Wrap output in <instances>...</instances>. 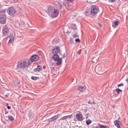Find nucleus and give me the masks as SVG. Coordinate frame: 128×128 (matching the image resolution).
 <instances>
[{"mask_svg": "<svg viewBox=\"0 0 128 128\" xmlns=\"http://www.w3.org/2000/svg\"><path fill=\"white\" fill-rule=\"evenodd\" d=\"M72 42H73L72 41V42H71V43H72Z\"/></svg>", "mask_w": 128, "mask_h": 128, "instance_id": "nucleus-46", "label": "nucleus"}, {"mask_svg": "<svg viewBox=\"0 0 128 128\" xmlns=\"http://www.w3.org/2000/svg\"><path fill=\"white\" fill-rule=\"evenodd\" d=\"M126 81L127 82V83L128 84V78L126 80Z\"/></svg>", "mask_w": 128, "mask_h": 128, "instance_id": "nucleus-40", "label": "nucleus"}, {"mask_svg": "<svg viewBox=\"0 0 128 128\" xmlns=\"http://www.w3.org/2000/svg\"><path fill=\"white\" fill-rule=\"evenodd\" d=\"M59 11L58 9L56 8H54L53 10L51 13L52 17L55 18L57 17L58 15Z\"/></svg>", "mask_w": 128, "mask_h": 128, "instance_id": "nucleus-5", "label": "nucleus"}, {"mask_svg": "<svg viewBox=\"0 0 128 128\" xmlns=\"http://www.w3.org/2000/svg\"><path fill=\"white\" fill-rule=\"evenodd\" d=\"M75 41L76 42H80V40L79 38H77L76 39Z\"/></svg>", "mask_w": 128, "mask_h": 128, "instance_id": "nucleus-33", "label": "nucleus"}, {"mask_svg": "<svg viewBox=\"0 0 128 128\" xmlns=\"http://www.w3.org/2000/svg\"><path fill=\"white\" fill-rule=\"evenodd\" d=\"M8 120H10L11 121H13L14 120V119L13 117L9 115L8 116Z\"/></svg>", "mask_w": 128, "mask_h": 128, "instance_id": "nucleus-20", "label": "nucleus"}, {"mask_svg": "<svg viewBox=\"0 0 128 128\" xmlns=\"http://www.w3.org/2000/svg\"><path fill=\"white\" fill-rule=\"evenodd\" d=\"M114 124L118 128H120V123L118 120H116L114 122Z\"/></svg>", "mask_w": 128, "mask_h": 128, "instance_id": "nucleus-14", "label": "nucleus"}, {"mask_svg": "<svg viewBox=\"0 0 128 128\" xmlns=\"http://www.w3.org/2000/svg\"><path fill=\"white\" fill-rule=\"evenodd\" d=\"M5 96H6V97H8V96L7 95H5Z\"/></svg>", "mask_w": 128, "mask_h": 128, "instance_id": "nucleus-43", "label": "nucleus"}, {"mask_svg": "<svg viewBox=\"0 0 128 128\" xmlns=\"http://www.w3.org/2000/svg\"><path fill=\"white\" fill-rule=\"evenodd\" d=\"M101 68L100 66H96L95 68V70L96 72V71L98 72H100L101 71Z\"/></svg>", "mask_w": 128, "mask_h": 128, "instance_id": "nucleus-18", "label": "nucleus"}, {"mask_svg": "<svg viewBox=\"0 0 128 128\" xmlns=\"http://www.w3.org/2000/svg\"><path fill=\"white\" fill-rule=\"evenodd\" d=\"M88 104H92L93 103L94 104V102H91L90 101V100L88 102Z\"/></svg>", "mask_w": 128, "mask_h": 128, "instance_id": "nucleus-35", "label": "nucleus"}, {"mask_svg": "<svg viewBox=\"0 0 128 128\" xmlns=\"http://www.w3.org/2000/svg\"><path fill=\"white\" fill-rule=\"evenodd\" d=\"M76 118L80 121H82L83 120L82 116V114L80 113H78L76 114Z\"/></svg>", "mask_w": 128, "mask_h": 128, "instance_id": "nucleus-10", "label": "nucleus"}, {"mask_svg": "<svg viewBox=\"0 0 128 128\" xmlns=\"http://www.w3.org/2000/svg\"><path fill=\"white\" fill-rule=\"evenodd\" d=\"M63 3L66 8L68 10H71L73 8L72 5L68 2H64Z\"/></svg>", "mask_w": 128, "mask_h": 128, "instance_id": "nucleus-6", "label": "nucleus"}, {"mask_svg": "<svg viewBox=\"0 0 128 128\" xmlns=\"http://www.w3.org/2000/svg\"><path fill=\"white\" fill-rule=\"evenodd\" d=\"M60 8H62V5H60Z\"/></svg>", "mask_w": 128, "mask_h": 128, "instance_id": "nucleus-41", "label": "nucleus"}, {"mask_svg": "<svg viewBox=\"0 0 128 128\" xmlns=\"http://www.w3.org/2000/svg\"><path fill=\"white\" fill-rule=\"evenodd\" d=\"M73 37L74 38H75L76 37H78V36L76 34L72 35Z\"/></svg>", "mask_w": 128, "mask_h": 128, "instance_id": "nucleus-31", "label": "nucleus"}, {"mask_svg": "<svg viewBox=\"0 0 128 128\" xmlns=\"http://www.w3.org/2000/svg\"><path fill=\"white\" fill-rule=\"evenodd\" d=\"M116 91L117 92L118 94H119L120 93H122V90L118 88L116 89Z\"/></svg>", "mask_w": 128, "mask_h": 128, "instance_id": "nucleus-21", "label": "nucleus"}, {"mask_svg": "<svg viewBox=\"0 0 128 128\" xmlns=\"http://www.w3.org/2000/svg\"><path fill=\"white\" fill-rule=\"evenodd\" d=\"M117 86L118 87L122 86H124V84L123 83H122L118 84Z\"/></svg>", "mask_w": 128, "mask_h": 128, "instance_id": "nucleus-32", "label": "nucleus"}, {"mask_svg": "<svg viewBox=\"0 0 128 128\" xmlns=\"http://www.w3.org/2000/svg\"><path fill=\"white\" fill-rule=\"evenodd\" d=\"M2 12L3 13V15H4L5 14V10H4L2 11Z\"/></svg>", "mask_w": 128, "mask_h": 128, "instance_id": "nucleus-38", "label": "nucleus"}, {"mask_svg": "<svg viewBox=\"0 0 128 128\" xmlns=\"http://www.w3.org/2000/svg\"><path fill=\"white\" fill-rule=\"evenodd\" d=\"M38 58L39 57L38 55H34L30 57V60L32 62H35L37 61Z\"/></svg>", "mask_w": 128, "mask_h": 128, "instance_id": "nucleus-9", "label": "nucleus"}, {"mask_svg": "<svg viewBox=\"0 0 128 128\" xmlns=\"http://www.w3.org/2000/svg\"><path fill=\"white\" fill-rule=\"evenodd\" d=\"M43 68L44 69V68H45V66H43Z\"/></svg>", "mask_w": 128, "mask_h": 128, "instance_id": "nucleus-42", "label": "nucleus"}, {"mask_svg": "<svg viewBox=\"0 0 128 128\" xmlns=\"http://www.w3.org/2000/svg\"><path fill=\"white\" fill-rule=\"evenodd\" d=\"M114 24L115 26H117L118 25L119 23V22L118 21H115L114 22Z\"/></svg>", "mask_w": 128, "mask_h": 128, "instance_id": "nucleus-29", "label": "nucleus"}, {"mask_svg": "<svg viewBox=\"0 0 128 128\" xmlns=\"http://www.w3.org/2000/svg\"><path fill=\"white\" fill-rule=\"evenodd\" d=\"M72 116V115H68L66 116H64V117H62L60 118L59 120H58V121H60V120H64L65 119H66L68 118H71Z\"/></svg>", "mask_w": 128, "mask_h": 128, "instance_id": "nucleus-12", "label": "nucleus"}, {"mask_svg": "<svg viewBox=\"0 0 128 128\" xmlns=\"http://www.w3.org/2000/svg\"><path fill=\"white\" fill-rule=\"evenodd\" d=\"M38 68H36L34 70V72H39L40 70V68H39V67H40V65L38 66Z\"/></svg>", "mask_w": 128, "mask_h": 128, "instance_id": "nucleus-24", "label": "nucleus"}, {"mask_svg": "<svg viewBox=\"0 0 128 128\" xmlns=\"http://www.w3.org/2000/svg\"><path fill=\"white\" fill-rule=\"evenodd\" d=\"M98 24L100 26V28H101V27H102V24L100 23H98Z\"/></svg>", "mask_w": 128, "mask_h": 128, "instance_id": "nucleus-37", "label": "nucleus"}, {"mask_svg": "<svg viewBox=\"0 0 128 128\" xmlns=\"http://www.w3.org/2000/svg\"><path fill=\"white\" fill-rule=\"evenodd\" d=\"M59 40L57 38H54L52 41L53 43L54 44H55L58 42Z\"/></svg>", "mask_w": 128, "mask_h": 128, "instance_id": "nucleus-19", "label": "nucleus"}, {"mask_svg": "<svg viewBox=\"0 0 128 128\" xmlns=\"http://www.w3.org/2000/svg\"><path fill=\"white\" fill-rule=\"evenodd\" d=\"M9 1L11 2H14L17 1V0H9Z\"/></svg>", "mask_w": 128, "mask_h": 128, "instance_id": "nucleus-34", "label": "nucleus"}, {"mask_svg": "<svg viewBox=\"0 0 128 128\" xmlns=\"http://www.w3.org/2000/svg\"><path fill=\"white\" fill-rule=\"evenodd\" d=\"M59 114H58L57 115H55L52 117L50 118V120L52 122L53 121L55 120H56L57 118H58Z\"/></svg>", "mask_w": 128, "mask_h": 128, "instance_id": "nucleus-17", "label": "nucleus"}, {"mask_svg": "<svg viewBox=\"0 0 128 128\" xmlns=\"http://www.w3.org/2000/svg\"><path fill=\"white\" fill-rule=\"evenodd\" d=\"M31 78L33 80H36L37 79V77H34L32 76L31 77Z\"/></svg>", "mask_w": 128, "mask_h": 128, "instance_id": "nucleus-30", "label": "nucleus"}, {"mask_svg": "<svg viewBox=\"0 0 128 128\" xmlns=\"http://www.w3.org/2000/svg\"><path fill=\"white\" fill-rule=\"evenodd\" d=\"M9 38H10L8 42L11 43L14 40V38L12 34H10L9 36Z\"/></svg>", "mask_w": 128, "mask_h": 128, "instance_id": "nucleus-15", "label": "nucleus"}, {"mask_svg": "<svg viewBox=\"0 0 128 128\" xmlns=\"http://www.w3.org/2000/svg\"><path fill=\"white\" fill-rule=\"evenodd\" d=\"M59 54L60 55L62 56V57L61 58L62 59V58H64L65 57V53H64L62 54V53L60 52H59Z\"/></svg>", "mask_w": 128, "mask_h": 128, "instance_id": "nucleus-22", "label": "nucleus"}, {"mask_svg": "<svg viewBox=\"0 0 128 128\" xmlns=\"http://www.w3.org/2000/svg\"><path fill=\"white\" fill-rule=\"evenodd\" d=\"M2 31L3 34L7 35L9 33V30L7 26H5L3 27Z\"/></svg>", "mask_w": 128, "mask_h": 128, "instance_id": "nucleus-7", "label": "nucleus"}, {"mask_svg": "<svg viewBox=\"0 0 128 128\" xmlns=\"http://www.w3.org/2000/svg\"><path fill=\"white\" fill-rule=\"evenodd\" d=\"M99 8L96 5H92L90 9L91 15L95 16L99 11Z\"/></svg>", "mask_w": 128, "mask_h": 128, "instance_id": "nucleus-3", "label": "nucleus"}, {"mask_svg": "<svg viewBox=\"0 0 128 128\" xmlns=\"http://www.w3.org/2000/svg\"><path fill=\"white\" fill-rule=\"evenodd\" d=\"M21 84H20V82H18L15 85V90H16L18 89L21 86Z\"/></svg>", "mask_w": 128, "mask_h": 128, "instance_id": "nucleus-16", "label": "nucleus"}, {"mask_svg": "<svg viewBox=\"0 0 128 128\" xmlns=\"http://www.w3.org/2000/svg\"><path fill=\"white\" fill-rule=\"evenodd\" d=\"M40 70H41V68H40Z\"/></svg>", "mask_w": 128, "mask_h": 128, "instance_id": "nucleus-47", "label": "nucleus"}, {"mask_svg": "<svg viewBox=\"0 0 128 128\" xmlns=\"http://www.w3.org/2000/svg\"><path fill=\"white\" fill-rule=\"evenodd\" d=\"M28 117H29V119H30V118H32L33 117V115L31 113L29 114Z\"/></svg>", "mask_w": 128, "mask_h": 128, "instance_id": "nucleus-28", "label": "nucleus"}, {"mask_svg": "<svg viewBox=\"0 0 128 128\" xmlns=\"http://www.w3.org/2000/svg\"><path fill=\"white\" fill-rule=\"evenodd\" d=\"M71 26L72 28L74 30H75L76 29V24H72L71 25Z\"/></svg>", "mask_w": 128, "mask_h": 128, "instance_id": "nucleus-23", "label": "nucleus"}, {"mask_svg": "<svg viewBox=\"0 0 128 128\" xmlns=\"http://www.w3.org/2000/svg\"><path fill=\"white\" fill-rule=\"evenodd\" d=\"M16 11L15 9L12 7L8 8L7 10V12L10 16H14L16 13Z\"/></svg>", "mask_w": 128, "mask_h": 128, "instance_id": "nucleus-4", "label": "nucleus"}, {"mask_svg": "<svg viewBox=\"0 0 128 128\" xmlns=\"http://www.w3.org/2000/svg\"><path fill=\"white\" fill-rule=\"evenodd\" d=\"M6 22V18L3 17H0V23L4 24Z\"/></svg>", "mask_w": 128, "mask_h": 128, "instance_id": "nucleus-13", "label": "nucleus"}, {"mask_svg": "<svg viewBox=\"0 0 128 128\" xmlns=\"http://www.w3.org/2000/svg\"><path fill=\"white\" fill-rule=\"evenodd\" d=\"M51 76H53L52 75H52H51Z\"/></svg>", "mask_w": 128, "mask_h": 128, "instance_id": "nucleus-45", "label": "nucleus"}, {"mask_svg": "<svg viewBox=\"0 0 128 128\" xmlns=\"http://www.w3.org/2000/svg\"><path fill=\"white\" fill-rule=\"evenodd\" d=\"M30 63V60L27 59L24 61H20L18 62L17 66L18 68L19 69H23L25 68H26V71L30 72L31 68L29 67Z\"/></svg>", "mask_w": 128, "mask_h": 128, "instance_id": "nucleus-1", "label": "nucleus"}, {"mask_svg": "<svg viewBox=\"0 0 128 128\" xmlns=\"http://www.w3.org/2000/svg\"><path fill=\"white\" fill-rule=\"evenodd\" d=\"M91 122V121L90 120H88L86 121V123L88 125Z\"/></svg>", "mask_w": 128, "mask_h": 128, "instance_id": "nucleus-27", "label": "nucleus"}, {"mask_svg": "<svg viewBox=\"0 0 128 128\" xmlns=\"http://www.w3.org/2000/svg\"><path fill=\"white\" fill-rule=\"evenodd\" d=\"M86 89L85 86L82 87L80 86H78V90L80 91L81 92H82L84 91Z\"/></svg>", "mask_w": 128, "mask_h": 128, "instance_id": "nucleus-11", "label": "nucleus"}, {"mask_svg": "<svg viewBox=\"0 0 128 128\" xmlns=\"http://www.w3.org/2000/svg\"><path fill=\"white\" fill-rule=\"evenodd\" d=\"M86 13H90L91 14L90 9V8L87 9L85 11Z\"/></svg>", "mask_w": 128, "mask_h": 128, "instance_id": "nucleus-26", "label": "nucleus"}, {"mask_svg": "<svg viewBox=\"0 0 128 128\" xmlns=\"http://www.w3.org/2000/svg\"><path fill=\"white\" fill-rule=\"evenodd\" d=\"M98 124L100 126L99 128H106L107 127V126H106L101 125L100 124Z\"/></svg>", "mask_w": 128, "mask_h": 128, "instance_id": "nucleus-25", "label": "nucleus"}, {"mask_svg": "<svg viewBox=\"0 0 128 128\" xmlns=\"http://www.w3.org/2000/svg\"><path fill=\"white\" fill-rule=\"evenodd\" d=\"M116 0H109L108 2H114Z\"/></svg>", "mask_w": 128, "mask_h": 128, "instance_id": "nucleus-36", "label": "nucleus"}, {"mask_svg": "<svg viewBox=\"0 0 128 128\" xmlns=\"http://www.w3.org/2000/svg\"><path fill=\"white\" fill-rule=\"evenodd\" d=\"M71 39H70V41L71 42L72 41V40H71Z\"/></svg>", "mask_w": 128, "mask_h": 128, "instance_id": "nucleus-44", "label": "nucleus"}, {"mask_svg": "<svg viewBox=\"0 0 128 128\" xmlns=\"http://www.w3.org/2000/svg\"><path fill=\"white\" fill-rule=\"evenodd\" d=\"M7 108L8 109L10 110V109L11 107L10 106H7Z\"/></svg>", "mask_w": 128, "mask_h": 128, "instance_id": "nucleus-39", "label": "nucleus"}, {"mask_svg": "<svg viewBox=\"0 0 128 128\" xmlns=\"http://www.w3.org/2000/svg\"><path fill=\"white\" fill-rule=\"evenodd\" d=\"M54 8L51 6H46L45 10L48 13H49L50 12L52 13Z\"/></svg>", "mask_w": 128, "mask_h": 128, "instance_id": "nucleus-8", "label": "nucleus"}, {"mask_svg": "<svg viewBox=\"0 0 128 128\" xmlns=\"http://www.w3.org/2000/svg\"><path fill=\"white\" fill-rule=\"evenodd\" d=\"M55 48L52 49V53L54 54L52 56V58L55 61H57L56 63V64L58 66L61 64L62 62V60L61 58H59V56L57 54L58 52H59L60 51V48L58 46H55Z\"/></svg>", "mask_w": 128, "mask_h": 128, "instance_id": "nucleus-2", "label": "nucleus"}]
</instances>
